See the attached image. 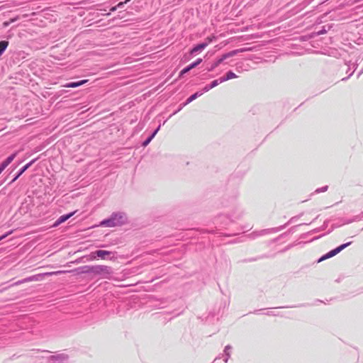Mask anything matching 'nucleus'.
Wrapping results in <instances>:
<instances>
[{
	"instance_id": "nucleus-4",
	"label": "nucleus",
	"mask_w": 363,
	"mask_h": 363,
	"mask_svg": "<svg viewBox=\"0 0 363 363\" xmlns=\"http://www.w3.org/2000/svg\"><path fill=\"white\" fill-rule=\"evenodd\" d=\"M111 269L109 267L104 265L94 266L93 274H110Z\"/></svg>"
},
{
	"instance_id": "nucleus-15",
	"label": "nucleus",
	"mask_w": 363,
	"mask_h": 363,
	"mask_svg": "<svg viewBox=\"0 0 363 363\" xmlns=\"http://www.w3.org/2000/svg\"><path fill=\"white\" fill-rule=\"evenodd\" d=\"M130 1V0H125L124 2H120V3H118V4H117V6H113V7L110 9V11H111V12L115 11L117 9V8H121V7H122V6L124 5V4H126L127 2Z\"/></svg>"
},
{
	"instance_id": "nucleus-13",
	"label": "nucleus",
	"mask_w": 363,
	"mask_h": 363,
	"mask_svg": "<svg viewBox=\"0 0 363 363\" xmlns=\"http://www.w3.org/2000/svg\"><path fill=\"white\" fill-rule=\"evenodd\" d=\"M94 266H84L82 267V273H92L93 274Z\"/></svg>"
},
{
	"instance_id": "nucleus-22",
	"label": "nucleus",
	"mask_w": 363,
	"mask_h": 363,
	"mask_svg": "<svg viewBox=\"0 0 363 363\" xmlns=\"http://www.w3.org/2000/svg\"><path fill=\"white\" fill-rule=\"evenodd\" d=\"M12 231H10L8 233L6 234H4L2 236L0 237V241L3 239H4L5 238H6L9 235L11 234Z\"/></svg>"
},
{
	"instance_id": "nucleus-3",
	"label": "nucleus",
	"mask_w": 363,
	"mask_h": 363,
	"mask_svg": "<svg viewBox=\"0 0 363 363\" xmlns=\"http://www.w3.org/2000/svg\"><path fill=\"white\" fill-rule=\"evenodd\" d=\"M112 252L108 250H99L96 252H92L91 256V259H95L96 257H99L102 259H106L108 256L112 255Z\"/></svg>"
},
{
	"instance_id": "nucleus-9",
	"label": "nucleus",
	"mask_w": 363,
	"mask_h": 363,
	"mask_svg": "<svg viewBox=\"0 0 363 363\" xmlns=\"http://www.w3.org/2000/svg\"><path fill=\"white\" fill-rule=\"evenodd\" d=\"M35 160L30 161L29 163L26 164L19 172V173L16 175V177L13 179V181L16 180L27 169H28L33 163H34Z\"/></svg>"
},
{
	"instance_id": "nucleus-23",
	"label": "nucleus",
	"mask_w": 363,
	"mask_h": 363,
	"mask_svg": "<svg viewBox=\"0 0 363 363\" xmlns=\"http://www.w3.org/2000/svg\"><path fill=\"white\" fill-rule=\"evenodd\" d=\"M158 130H159V128L157 130H155V131L152 134L150 138L153 139V138L155 136V135L157 134Z\"/></svg>"
},
{
	"instance_id": "nucleus-21",
	"label": "nucleus",
	"mask_w": 363,
	"mask_h": 363,
	"mask_svg": "<svg viewBox=\"0 0 363 363\" xmlns=\"http://www.w3.org/2000/svg\"><path fill=\"white\" fill-rule=\"evenodd\" d=\"M152 140V138H151L150 137H149L147 140H145L143 143V146H147L150 143V141Z\"/></svg>"
},
{
	"instance_id": "nucleus-16",
	"label": "nucleus",
	"mask_w": 363,
	"mask_h": 363,
	"mask_svg": "<svg viewBox=\"0 0 363 363\" xmlns=\"http://www.w3.org/2000/svg\"><path fill=\"white\" fill-rule=\"evenodd\" d=\"M191 69V67H190V65L187 66L186 67H185L184 69H183L181 72H180V76H182L184 75V74L187 73L188 72H189Z\"/></svg>"
},
{
	"instance_id": "nucleus-18",
	"label": "nucleus",
	"mask_w": 363,
	"mask_h": 363,
	"mask_svg": "<svg viewBox=\"0 0 363 363\" xmlns=\"http://www.w3.org/2000/svg\"><path fill=\"white\" fill-rule=\"evenodd\" d=\"M201 62H202V59L199 58L196 62L191 63L189 65L191 67V69H193V68L196 67L197 65H199Z\"/></svg>"
},
{
	"instance_id": "nucleus-20",
	"label": "nucleus",
	"mask_w": 363,
	"mask_h": 363,
	"mask_svg": "<svg viewBox=\"0 0 363 363\" xmlns=\"http://www.w3.org/2000/svg\"><path fill=\"white\" fill-rule=\"evenodd\" d=\"M198 96V93H195L194 94H192L188 99H187V101L188 102H191L193 100L196 99Z\"/></svg>"
},
{
	"instance_id": "nucleus-1",
	"label": "nucleus",
	"mask_w": 363,
	"mask_h": 363,
	"mask_svg": "<svg viewBox=\"0 0 363 363\" xmlns=\"http://www.w3.org/2000/svg\"><path fill=\"white\" fill-rule=\"evenodd\" d=\"M123 222V216L121 214L115 213L112 215L110 218L101 221L100 225L106 227H115L122 225Z\"/></svg>"
},
{
	"instance_id": "nucleus-11",
	"label": "nucleus",
	"mask_w": 363,
	"mask_h": 363,
	"mask_svg": "<svg viewBox=\"0 0 363 363\" xmlns=\"http://www.w3.org/2000/svg\"><path fill=\"white\" fill-rule=\"evenodd\" d=\"M206 48V44H203V43H200L197 45H196L195 47H194L190 51V52L191 54L194 53V52H196L199 50H201L203 49H205Z\"/></svg>"
},
{
	"instance_id": "nucleus-17",
	"label": "nucleus",
	"mask_w": 363,
	"mask_h": 363,
	"mask_svg": "<svg viewBox=\"0 0 363 363\" xmlns=\"http://www.w3.org/2000/svg\"><path fill=\"white\" fill-rule=\"evenodd\" d=\"M65 272H67V271H56V272H48L45 274V275H57V274H63Z\"/></svg>"
},
{
	"instance_id": "nucleus-5",
	"label": "nucleus",
	"mask_w": 363,
	"mask_h": 363,
	"mask_svg": "<svg viewBox=\"0 0 363 363\" xmlns=\"http://www.w3.org/2000/svg\"><path fill=\"white\" fill-rule=\"evenodd\" d=\"M75 213V211L72 212L67 215L61 216L54 223L53 226H57L60 224L65 222L67 220H68L69 218H71L74 214Z\"/></svg>"
},
{
	"instance_id": "nucleus-2",
	"label": "nucleus",
	"mask_w": 363,
	"mask_h": 363,
	"mask_svg": "<svg viewBox=\"0 0 363 363\" xmlns=\"http://www.w3.org/2000/svg\"><path fill=\"white\" fill-rule=\"evenodd\" d=\"M351 244V242H347V243H345V244H342L341 245H340L339 247H337V248L330 251L328 253H327L325 255H324L323 257H322L320 259H319V262L322 261V260H324L325 259H328V258H330V257H332L335 255H336L337 253H339L340 251H342L343 249H345L346 247L349 246Z\"/></svg>"
},
{
	"instance_id": "nucleus-8",
	"label": "nucleus",
	"mask_w": 363,
	"mask_h": 363,
	"mask_svg": "<svg viewBox=\"0 0 363 363\" xmlns=\"http://www.w3.org/2000/svg\"><path fill=\"white\" fill-rule=\"evenodd\" d=\"M237 77V75L233 72L232 71H229L226 73L225 77H223L220 78V82H224L227 80H230L232 79H235Z\"/></svg>"
},
{
	"instance_id": "nucleus-19",
	"label": "nucleus",
	"mask_w": 363,
	"mask_h": 363,
	"mask_svg": "<svg viewBox=\"0 0 363 363\" xmlns=\"http://www.w3.org/2000/svg\"><path fill=\"white\" fill-rule=\"evenodd\" d=\"M225 58V57L224 56L223 57L217 60L216 62H215V64L213 65V66L212 67V69H213V68L216 67L217 66H218L222 62L223 60Z\"/></svg>"
},
{
	"instance_id": "nucleus-24",
	"label": "nucleus",
	"mask_w": 363,
	"mask_h": 363,
	"mask_svg": "<svg viewBox=\"0 0 363 363\" xmlns=\"http://www.w3.org/2000/svg\"><path fill=\"white\" fill-rule=\"evenodd\" d=\"M4 171V169L0 167V174Z\"/></svg>"
},
{
	"instance_id": "nucleus-14",
	"label": "nucleus",
	"mask_w": 363,
	"mask_h": 363,
	"mask_svg": "<svg viewBox=\"0 0 363 363\" xmlns=\"http://www.w3.org/2000/svg\"><path fill=\"white\" fill-rule=\"evenodd\" d=\"M216 39V37L215 35H211V36H208L207 37L204 41L203 42V44H206V47L211 43H212L213 40H215Z\"/></svg>"
},
{
	"instance_id": "nucleus-7",
	"label": "nucleus",
	"mask_w": 363,
	"mask_h": 363,
	"mask_svg": "<svg viewBox=\"0 0 363 363\" xmlns=\"http://www.w3.org/2000/svg\"><path fill=\"white\" fill-rule=\"evenodd\" d=\"M87 82H88L87 79H84V80H81V81H79L77 82H70V83H68V84L64 85V86L67 87V88H75V87H77V86L84 84Z\"/></svg>"
},
{
	"instance_id": "nucleus-10",
	"label": "nucleus",
	"mask_w": 363,
	"mask_h": 363,
	"mask_svg": "<svg viewBox=\"0 0 363 363\" xmlns=\"http://www.w3.org/2000/svg\"><path fill=\"white\" fill-rule=\"evenodd\" d=\"M222 82H220V79L213 80L210 85H207L205 86L204 90L206 91H209L211 89H213L218 86V84H221Z\"/></svg>"
},
{
	"instance_id": "nucleus-6",
	"label": "nucleus",
	"mask_w": 363,
	"mask_h": 363,
	"mask_svg": "<svg viewBox=\"0 0 363 363\" xmlns=\"http://www.w3.org/2000/svg\"><path fill=\"white\" fill-rule=\"evenodd\" d=\"M17 152H15L6 158L0 165V167L4 169L16 157Z\"/></svg>"
},
{
	"instance_id": "nucleus-12",
	"label": "nucleus",
	"mask_w": 363,
	"mask_h": 363,
	"mask_svg": "<svg viewBox=\"0 0 363 363\" xmlns=\"http://www.w3.org/2000/svg\"><path fill=\"white\" fill-rule=\"evenodd\" d=\"M9 45V42L6 40L0 41V55L6 50Z\"/></svg>"
}]
</instances>
